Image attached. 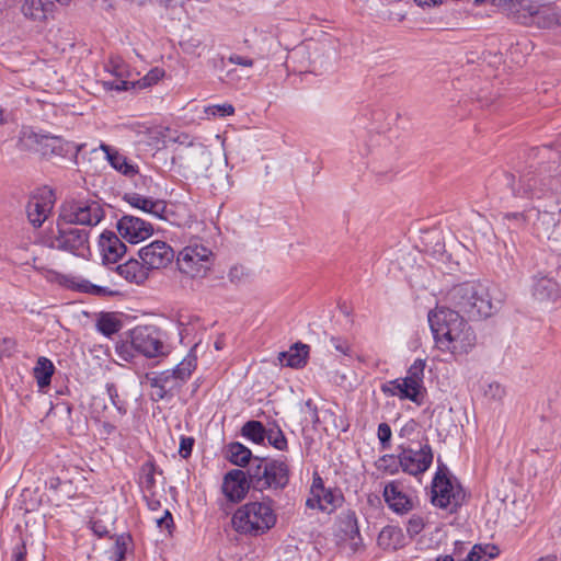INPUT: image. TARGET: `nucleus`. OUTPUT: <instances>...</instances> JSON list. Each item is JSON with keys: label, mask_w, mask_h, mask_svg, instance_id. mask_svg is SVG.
I'll use <instances>...</instances> for the list:
<instances>
[{"label": "nucleus", "mask_w": 561, "mask_h": 561, "mask_svg": "<svg viewBox=\"0 0 561 561\" xmlns=\"http://www.w3.org/2000/svg\"><path fill=\"white\" fill-rule=\"evenodd\" d=\"M265 439H267L271 446L278 450H285L287 448V439L277 425L266 428Z\"/></svg>", "instance_id": "ea45409f"}, {"label": "nucleus", "mask_w": 561, "mask_h": 561, "mask_svg": "<svg viewBox=\"0 0 561 561\" xmlns=\"http://www.w3.org/2000/svg\"><path fill=\"white\" fill-rule=\"evenodd\" d=\"M99 249L106 264L118 262L126 252V245L115 232L105 230L99 237Z\"/></svg>", "instance_id": "6ab92c4d"}, {"label": "nucleus", "mask_w": 561, "mask_h": 561, "mask_svg": "<svg viewBox=\"0 0 561 561\" xmlns=\"http://www.w3.org/2000/svg\"><path fill=\"white\" fill-rule=\"evenodd\" d=\"M499 556V549L493 545H474L465 561H488Z\"/></svg>", "instance_id": "f704fd0d"}, {"label": "nucleus", "mask_w": 561, "mask_h": 561, "mask_svg": "<svg viewBox=\"0 0 561 561\" xmlns=\"http://www.w3.org/2000/svg\"><path fill=\"white\" fill-rule=\"evenodd\" d=\"M535 20L540 27L550 28L561 24V13L554 7L543 5L535 13Z\"/></svg>", "instance_id": "2f4dec72"}, {"label": "nucleus", "mask_w": 561, "mask_h": 561, "mask_svg": "<svg viewBox=\"0 0 561 561\" xmlns=\"http://www.w3.org/2000/svg\"><path fill=\"white\" fill-rule=\"evenodd\" d=\"M106 392L112 402L121 415L126 413V403L118 396L117 388L114 383H106Z\"/></svg>", "instance_id": "a18cd8bd"}, {"label": "nucleus", "mask_w": 561, "mask_h": 561, "mask_svg": "<svg viewBox=\"0 0 561 561\" xmlns=\"http://www.w3.org/2000/svg\"><path fill=\"white\" fill-rule=\"evenodd\" d=\"M383 393L408 399L416 404L422 403V390L405 378L394 379L382 386Z\"/></svg>", "instance_id": "4be33fe9"}, {"label": "nucleus", "mask_w": 561, "mask_h": 561, "mask_svg": "<svg viewBox=\"0 0 561 561\" xmlns=\"http://www.w3.org/2000/svg\"><path fill=\"white\" fill-rule=\"evenodd\" d=\"M234 113V107L229 103L209 105L205 107V114L207 117H225L230 116Z\"/></svg>", "instance_id": "c03bdc74"}, {"label": "nucleus", "mask_w": 561, "mask_h": 561, "mask_svg": "<svg viewBox=\"0 0 561 561\" xmlns=\"http://www.w3.org/2000/svg\"><path fill=\"white\" fill-rule=\"evenodd\" d=\"M139 257L148 270L164 268L174 260V251L164 241H153L138 251Z\"/></svg>", "instance_id": "dca6fc26"}, {"label": "nucleus", "mask_w": 561, "mask_h": 561, "mask_svg": "<svg viewBox=\"0 0 561 561\" xmlns=\"http://www.w3.org/2000/svg\"><path fill=\"white\" fill-rule=\"evenodd\" d=\"M250 486L248 471L232 469L225 474L221 489L228 501L238 503L244 499Z\"/></svg>", "instance_id": "a211bd4d"}, {"label": "nucleus", "mask_w": 561, "mask_h": 561, "mask_svg": "<svg viewBox=\"0 0 561 561\" xmlns=\"http://www.w3.org/2000/svg\"><path fill=\"white\" fill-rule=\"evenodd\" d=\"M54 373L55 366L53 362L45 356L38 357L36 365L33 368V376L39 390H44L49 387Z\"/></svg>", "instance_id": "a878e982"}, {"label": "nucleus", "mask_w": 561, "mask_h": 561, "mask_svg": "<svg viewBox=\"0 0 561 561\" xmlns=\"http://www.w3.org/2000/svg\"><path fill=\"white\" fill-rule=\"evenodd\" d=\"M103 88L106 91H128V90H136L137 83H135L131 79H117L116 80H107L102 82Z\"/></svg>", "instance_id": "a19ab883"}, {"label": "nucleus", "mask_w": 561, "mask_h": 561, "mask_svg": "<svg viewBox=\"0 0 561 561\" xmlns=\"http://www.w3.org/2000/svg\"><path fill=\"white\" fill-rule=\"evenodd\" d=\"M398 535H399V531H397L392 527L383 528L378 536L379 546H381L383 548H390V546H391L390 540L392 539L393 536H398Z\"/></svg>", "instance_id": "8fccbe9b"}, {"label": "nucleus", "mask_w": 561, "mask_h": 561, "mask_svg": "<svg viewBox=\"0 0 561 561\" xmlns=\"http://www.w3.org/2000/svg\"><path fill=\"white\" fill-rule=\"evenodd\" d=\"M489 391L494 398L497 399H501L505 393L504 389L500 383H491L489 386Z\"/></svg>", "instance_id": "e2e57ef3"}, {"label": "nucleus", "mask_w": 561, "mask_h": 561, "mask_svg": "<svg viewBox=\"0 0 561 561\" xmlns=\"http://www.w3.org/2000/svg\"><path fill=\"white\" fill-rule=\"evenodd\" d=\"M449 300L458 311L469 317H489L495 309L489 288L481 283L468 282L455 286Z\"/></svg>", "instance_id": "39448f33"}, {"label": "nucleus", "mask_w": 561, "mask_h": 561, "mask_svg": "<svg viewBox=\"0 0 561 561\" xmlns=\"http://www.w3.org/2000/svg\"><path fill=\"white\" fill-rule=\"evenodd\" d=\"M44 245L49 249L70 254L75 257L89 260L92 252L90 245V230L79 228L60 218L57 219L56 229H53L43 239Z\"/></svg>", "instance_id": "20e7f679"}, {"label": "nucleus", "mask_w": 561, "mask_h": 561, "mask_svg": "<svg viewBox=\"0 0 561 561\" xmlns=\"http://www.w3.org/2000/svg\"><path fill=\"white\" fill-rule=\"evenodd\" d=\"M156 474H157V468L152 462L148 461L141 466L139 484H140L141 491L144 493V496L156 494V492H157Z\"/></svg>", "instance_id": "c85d7f7f"}, {"label": "nucleus", "mask_w": 561, "mask_h": 561, "mask_svg": "<svg viewBox=\"0 0 561 561\" xmlns=\"http://www.w3.org/2000/svg\"><path fill=\"white\" fill-rule=\"evenodd\" d=\"M388 507L396 514L404 515L414 507V496L402 482L393 480L388 482L382 492Z\"/></svg>", "instance_id": "2eb2a0df"}, {"label": "nucleus", "mask_w": 561, "mask_h": 561, "mask_svg": "<svg viewBox=\"0 0 561 561\" xmlns=\"http://www.w3.org/2000/svg\"><path fill=\"white\" fill-rule=\"evenodd\" d=\"M302 412L309 414L310 421L313 424H317L319 422L318 408H317V405L313 403V401L311 399H308L305 402Z\"/></svg>", "instance_id": "5fc2aeb1"}, {"label": "nucleus", "mask_w": 561, "mask_h": 561, "mask_svg": "<svg viewBox=\"0 0 561 561\" xmlns=\"http://www.w3.org/2000/svg\"><path fill=\"white\" fill-rule=\"evenodd\" d=\"M78 288L81 291L94 294V295H101V296H111L114 293L108 289L107 287H101L98 285H93L88 280H82L80 284H78Z\"/></svg>", "instance_id": "de8ad7c7"}, {"label": "nucleus", "mask_w": 561, "mask_h": 561, "mask_svg": "<svg viewBox=\"0 0 561 561\" xmlns=\"http://www.w3.org/2000/svg\"><path fill=\"white\" fill-rule=\"evenodd\" d=\"M146 379L153 389L152 396L156 400L164 399L168 393L181 387L172 370L151 373L146 376Z\"/></svg>", "instance_id": "aec40b11"}, {"label": "nucleus", "mask_w": 561, "mask_h": 561, "mask_svg": "<svg viewBox=\"0 0 561 561\" xmlns=\"http://www.w3.org/2000/svg\"><path fill=\"white\" fill-rule=\"evenodd\" d=\"M428 322L436 347L454 356L468 354L476 345L477 337L459 311L437 307L428 313Z\"/></svg>", "instance_id": "f03ea898"}, {"label": "nucleus", "mask_w": 561, "mask_h": 561, "mask_svg": "<svg viewBox=\"0 0 561 561\" xmlns=\"http://www.w3.org/2000/svg\"><path fill=\"white\" fill-rule=\"evenodd\" d=\"M513 193L534 201V206L522 213H506L503 220L512 231L528 225H537L541 214H552L560 204L561 175L529 176L523 175Z\"/></svg>", "instance_id": "f257e3e1"}, {"label": "nucleus", "mask_w": 561, "mask_h": 561, "mask_svg": "<svg viewBox=\"0 0 561 561\" xmlns=\"http://www.w3.org/2000/svg\"><path fill=\"white\" fill-rule=\"evenodd\" d=\"M251 486L260 492L282 490L289 482V468L283 460L266 461L255 457L248 468Z\"/></svg>", "instance_id": "0eeeda50"}, {"label": "nucleus", "mask_w": 561, "mask_h": 561, "mask_svg": "<svg viewBox=\"0 0 561 561\" xmlns=\"http://www.w3.org/2000/svg\"><path fill=\"white\" fill-rule=\"evenodd\" d=\"M58 218L72 225L96 226L104 218V210L93 198L71 199L62 204Z\"/></svg>", "instance_id": "1a4fd4ad"}, {"label": "nucleus", "mask_w": 561, "mask_h": 561, "mask_svg": "<svg viewBox=\"0 0 561 561\" xmlns=\"http://www.w3.org/2000/svg\"><path fill=\"white\" fill-rule=\"evenodd\" d=\"M164 75V71L160 68L151 69L144 78L139 80H134L137 83V89H146L156 84Z\"/></svg>", "instance_id": "79ce46f5"}, {"label": "nucleus", "mask_w": 561, "mask_h": 561, "mask_svg": "<svg viewBox=\"0 0 561 561\" xmlns=\"http://www.w3.org/2000/svg\"><path fill=\"white\" fill-rule=\"evenodd\" d=\"M465 493L461 486L446 477L439 468L432 483V503L449 512L461 505Z\"/></svg>", "instance_id": "9d476101"}, {"label": "nucleus", "mask_w": 561, "mask_h": 561, "mask_svg": "<svg viewBox=\"0 0 561 561\" xmlns=\"http://www.w3.org/2000/svg\"><path fill=\"white\" fill-rule=\"evenodd\" d=\"M195 367L196 357L188 355L184 357L183 360L179 363L174 369H172V371L174 373L180 385H182L191 377Z\"/></svg>", "instance_id": "58836bf2"}, {"label": "nucleus", "mask_w": 561, "mask_h": 561, "mask_svg": "<svg viewBox=\"0 0 561 561\" xmlns=\"http://www.w3.org/2000/svg\"><path fill=\"white\" fill-rule=\"evenodd\" d=\"M435 561H454V558L449 554H446V556H440V557L436 558Z\"/></svg>", "instance_id": "774afa93"}, {"label": "nucleus", "mask_w": 561, "mask_h": 561, "mask_svg": "<svg viewBox=\"0 0 561 561\" xmlns=\"http://www.w3.org/2000/svg\"><path fill=\"white\" fill-rule=\"evenodd\" d=\"M131 347L146 357L164 355V343L159 329L153 325H139L130 331Z\"/></svg>", "instance_id": "9b49d317"}, {"label": "nucleus", "mask_w": 561, "mask_h": 561, "mask_svg": "<svg viewBox=\"0 0 561 561\" xmlns=\"http://www.w3.org/2000/svg\"><path fill=\"white\" fill-rule=\"evenodd\" d=\"M48 5L51 3L46 0H24L20 11L25 19L42 22L46 20Z\"/></svg>", "instance_id": "393cba45"}, {"label": "nucleus", "mask_w": 561, "mask_h": 561, "mask_svg": "<svg viewBox=\"0 0 561 561\" xmlns=\"http://www.w3.org/2000/svg\"><path fill=\"white\" fill-rule=\"evenodd\" d=\"M91 529L92 531L99 536L104 537L108 535L110 530L106 525H104L100 519L93 518L91 522Z\"/></svg>", "instance_id": "6e6d98bb"}, {"label": "nucleus", "mask_w": 561, "mask_h": 561, "mask_svg": "<svg viewBox=\"0 0 561 561\" xmlns=\"http://www.w3.org/2000/svg\"><path fill=\"white\" fill-rule=\"evenodd\" d=\"M531 294L539 302H554L560 297V286L552 277L546 275L535 276Z\"/></svg>", "instance_id": "412c9836"}, {"label": "nucleus", "mask_w": 561, "mask_h": 561, "mask_svg": "<svg viewBox=\"0 0 561 561\" xmlns=\"http://www.w3.org/2000/svg\"><path fill=\"white\" fill-rule=\"evenodd\" d=\"M61 484L62 481L58 477H51L47 481L48 489L54 491H56Z\"/></svg>", "instance_id": "0e129e2a"}, {"label": "nucleus", "mask_w": 561, "mask_h": 561, "mask_svg": "<svg viewBox=\"0 0 561 561\" xmlns=\"http://www.w3.org/2000/svg\"><path fill=\"white\" fill-rule=\"evenodd\" d=\"M553 241H561V225L557 224L553 227L552 236L550 237Z\"/></svg>", "instance_id": "338daca9"}, {"label": "nucleus", "mask_w": 561, "mask_h": 561, "mask_svg": "<svg viewBox=\"0 0 561 561\" xmlns=\"http://www.w3.org/2000/svg\"><path fill=\"white\" fill-rule=\"evenodd\" d=\"M348 546L352 552L356 553L363 549V538L359 534L356 520L351 526Z\"/></svg>", "instance_id": "49530a36"}, {"label": "nucleus", "mask_w": 561, "mask_h": 561, "mask_svg": "<svg viewBox=\"0 0 561 561\" xmlns=\"http://www.w3.org/2000/svg\"><path fill=\"white\" fill-rule=\"evenodd\" d=\"M96 329L103 335L110 337L122 329V322L114 313H101L96 320Z\"/></svg>", "instance_id": "473e14b6"}, {"label": "nucleus", "mask_w": 561, "mask_h": 561, "mask_svg": "<svg viewBox=\"0 0 561 561\" xmlns=\"http://www.w3.org/2000/svg\"><path fill=\"white\" fill-rule=\"evenodd\" d=\"M127 202L134 206L137 207L146 213H149L151 215H154L156 217H161L162 213L165 209V206L160 201H153L151 198H147L145 196H141L139 194H131L127 197Z\"/></svg>", "instance_id": "cd10ccee"}, {"label": "nucleus", "mask_w": 561, "mask_h": 561, "mask_svg": "<svg viewBox=\"0 0 561 561\" xmlns=\"http://www.w3.org/2000/svg\"><path fill=\"white\" fill-rule=\"evenodd\" d=\"M100 149L105 153V158L111 167L119 173L126 176H134L138 173V167L118 150L103 142L100 145Z\"/></svg>", "instance_id": "5701e85b"}, {"label": "nucleus", "mask_w": 561, "mask_h": 561, "mask_svg": "<svg viewBox=\"0 0 561 561\" xmlns=\"http://www.w3.org/2000/svg\"><path fill=\"white\" fill-rule=\"evenodd\" d=\"M378 438L382 447H387L391 439V428L387 423H380L378 425Z\"/></svg>", "instance_id": "3c124183"}, {"label": "nucleus", "mask_w": 561, "mask_h": 561, "mask_svg": "<svg viewBox=\"0 0 561 561\" xmlns=\"http://www.w3.org/2000/svg\"><path fill=\"white\" fill-rule=\"evenodd\" d=\"M227 458L238 467H245L252 459V453L243 444L233 442L227 446Z\"/></svg>", "instance_id": "c756f323"}, {"label": "nucleus", "mask_w": 561, "mask_h": 561, "mask_svg": "<svg viewBox=\"0 0 561 561\" xmlns=\"http://www.w3.org/2000/svg\"><path fill=\"white\" fill-rule=\"evenodd\" d=\"M228 60L231 64L243 66V67H252L253 64H254L253 59L248 58V57H243V56H240V55H236V54L231 55L228 58Z\"/></svg>", "instance_id": "052dcab7"}, {"label": "nucleus", "mask_w": 561, "mask_h": 561, "mask_svg": "<svg viewBox=\"0 0 561 561\" xmlns=\"http://www.w3.org/2000/svg\"><path fill=\"white\" fill-rule=\"evenodd\" d=\"M425 366L426 362L424 359H415L408 369L407 376L404 377L408 381L419 387L422 391L424 390L423 379Z\"/></svg>", "instance_id": "4c0bfd02"}, {"label": "nucleus", "mask_w": 561, "mask_h": 561, "mask_svg": "<svg viewBox=\"0 0 561 561\" xmlns=\"http://www.w3.org/2000/svg\"><path fill=\"white\" fill-rule=\"evenodd\" d=\"M308 348L305 344H296L289 351L279 353L278 359L280 364L285 363L291 368H300L306 365Z\"/></svg>", "instance_id": "bb28decb"}, {"label": "nucleus", "mask_w": 561, "mask_h": 561, "mask_svg": "<svg viewBox=\"0 0 561 561\" xmlns=\"http://www.w3.org/2000/svg\"><path fill=\"white\" fill-rule=\"evenodd\" d=\"M26 546L22 541L13 548L11 561H26Z\"/></svg>", "instance_id": "13d9d810"}, {"label": "nucleus", "mask_w": 561, "mask_h": 561, "mask_svg": "<svg viewBox=\"0 0 561 561\" xmlns=\"http://www.w3.org/2000/svg\"><path fill=\"white\" fill-rule=\"evenodd\" d=\"M146 502H147V505L149 507V510L151 511H157L160 508L161 506V502H160V499L158 496V492H156L154 495H148V496H144Z\"/></svg>", "instance_id": "680f3d73"}, {"label": "nucleus", "mask_w": 561, "mask_h": 561, "mask_svg": "<svg viewBox=\"0 0 561 561\" xmlns=\"http://www.w3.org/2000/svg\"><path fill=\"white\" fill-rule=\"evenodd\" d=\"M55 205V197L53 191L43 187L34 192L26 205V216L30 224L38 228L50 216Z\"/></svg>", "instance_id": "4468645a"}, {"label": "nucleus", "mask_w": 561, "mask_h": 561, "mask_svg": "<svg viewBox=\"0 0 561 561\" xmlns=\"http://www.w3.org/2000/svg\"><path fill=\"white\" fill-rule=\"evenodd\" d=\"M83 145L64 141L59 137H54L35 131L31 127H22L18 147L24 151L38 152L42 156L58 154L77 157Z\"/></svg>", "instance_id": "6e6552de"}, {"label": "nucleus", "mask_w": 561, "mask_h": 561, "mask_svg": "<svg viewBox=\"0 0 561 561\" xmlns=\"http://www.w3.org/2000/svg\"><path fill=\"white\" fill-rule=\"evenodd\" d=\"M330 341L336 352H339L343 355H350L351 345L346 340H343V339L336 337V336H332L330 339Z\"/></svg>", "instance_id": "603ef678"}, {"label": "nucleus", "mask_w": 561, "mask_h": 561, "mask_svg": "<svg viewBox=\"0 0 561 561\" xmlns=\"http://www.w3.org/2000/svg\"><path fill=\"white\" fill-rule=\"evenodd\" d=\"M105 70L117 79H131L133 70L121 57H111Z\"/></svg>", "instance_id": "c9c22d12"}, {"label": "nucleus", "mask_w": 561, "mask_h": 561, "mask_svg": "<svg viewBox=\"0 0 561 561\" xmlns=\"http://www.w3.org/2000/svg\"><path fill=\"white\" fill-rule=\"evenodd\" d=\"M116 272L119 276L125 278L129 283L137 285L144 284L148 278V268L144 262L138 260H128L124 264L116 267Z\"/></svg>", "instance_id": "b1692460"}, {"label": "nucleus", "mask_w": 561, "mask_h": 561, "mask_svg": "<svg viewBox=\"0 0 561 561\" xmlns=\"http://www.w3.org/2000/svg\"><path fill=\"white\" fill-rule=\"evenodd\" d=\"M442 1L443 0H415L416 4L420 7H435Z\"/></svg>", "instance_id": "69168bd1"}, {"label": "nucleus", "mask_w": 561, "mask_h": 561, "mask_svg": "<svg viewBox=\"0 0 561 561\" xmlns=\"http://www.w3.org/2000/svg\"><path fill=\"white\" fill-rule=\"evenodd\" d=\"M425 526L424 519L420 515H412L407 524V533L413 537L419 535Z\"/></svg>", "instance_id": "09e8293b"}, {"label": "nucleus", "mask_w": 561, "mask_h": 561, "mask_svg": "<svg viewBox=\"0 0 561 561\" xmlns=\"http://www.w3.org/2000/svg\"><path fill=\"white\" fill-rule=\"evenodd\" d=\"M138 141L152 148L164 144L165 130L162 127L141 126L137 131Z\"/></svg>", "instance_id": "7c9ffc66"}, {"label": "nucleus", "mask_w": 561, "mask_h": 561, "mask_svg": "<svg viewBox=\"0 0 561 561\" xmlns=\"http://www.w3.org/2000/svg\"><path fill=\"white\" fill-rule=\"evenodd\" d=\"M241 435L252 443L261 445L265 440L266 428L260 421H248L241 428Z\"/></svg>", "instance_id": "72a5a7b5"}, {"label": "nucleus", "mask_w": 561, "mask_h": 561, "mask_svg": "<svg viewBox=\"0 0 561 561\" xmlns=\"http://www.w3.org/2000/svg\"><path fill=\"white\" fill-rule=\"evenodd\" d=\"M175 321L181 340H183L193 333L194 327L199 321V319L196 316L190 314L187 312H180L178 313Z\"/></svg>", "instance_id": "e433bc0d"}, {"label": "nucleus", "mask_w": 561, "mask_h": 561, "mask_svg": "<svg viewBox=\"0 0 561 561\" xmlns=\"http://www.w3.org/2000/svg\"><path fill=\"white\" fill-rule=\"evenodd\" d=\"M130 543V536L129 535H119L117 536L115 540V545L113 548V554L115 557V561H124L125 554L128 550Z\"/></svg>", "instance_id": "37998d69"}, {"label": "nucleus", "mask_w": 561, "mask_h": 561, "mask_svg": "<svg viewBox=\"0 0 561 561\" xmlns=\"http://www.w3.org/2000/svg\"><path fill=\"white\" fill-rule=\"evenodd\" d=\"M156 523L160 529H170V527L173 525V517L171 513L165 510L161 517L156 518Z\"/></svg>", "instance_id": "4d7b16f0"}, {"label": "nucleus", "mask_w": 561, "mask_h": 561, "mask_svg": "<svg viewBox=\"0 0 561 561\" xmlns=\"http://www.w3.org/2000/svg\"><path fill=\"white\" fill-rule=\"evenodd\" d=\"M194 445V438L192 437H182L180 442L179 454L182 458H187L192 454Z\"/></svg>", "instance_id": "864d4df0"}, {"label": "nucleus", "mask_w": 561, "mask_h": 561, "mask_svg": "<svg viewBox=\"0 0 561 561\" xmlns=\"http://www.w3.org/2000/svg\"><path fill=\"white\" fill-rule=\"evenodd\" d=\"M117 230L124 240L133 244L145 241L153 233L150 222L130 215H125L117 221Z\"/></svg>", "instance_id": "f3484780"}, {"label": "nucleus", "mask_w": 561, "mask_h": 561, "mask_svg": "<svg viewBox=\"0 0 561 561\" xmlns=\"http://www.w3.org/2000/svg\"><path fill=\"white\" fill-rule=\"evenodd\" d=\"M277 522L273 501H251L239 506L231 517L236 533L245 537H259L268 533Z\"/></svg>", "instance_id": "7ed1b4c3"}, {"label": "nucleus", "mask_w": 561, "mask_h": 561, "mask_svg": "<svg viewBox=\"0 0 561 561\" xmlns=\"http://www.w3.org/2000/svg\"><path fill=\"white\" fill-rule=\"evenodd\" d=\"M247 275L245 268L243 266H233L230 268L228 273V277L233 283H239Z\"/></svg>", "instance_id": "bf43d9fd"}, {"label": "nucleus", "mask_w": 561, "mask_h": 561, "mask_svg": "<svg viewBox=\"0 0 561 561\" xmlns=\"http://www.w3.org/2000/svg\"><path fill=\"white\" fill-rule=\"evenodd\" d=\"M310 494L311 496L307 500L306 505L309 508H318L324 513L334 512L343 501L341 492L327 489L322 478L318 473L313 474Z\"/></svg>", "instance_id": "ddd939ff"}, {"label": "nucleus", "mask_w": 561, "mask_h": 561, "mask_svg": "<svg viewBox=\"0 0 561 561\" xmlns=\"http://www.w3.org/2000/svg\"><path fill=\"white\" fill-rule=\"evenodd\" d=\"M403 472L411 476L423 474L433 462L432 447L426 443L419 448L405 447L398 456Z\"/></svg>", "instance_id": "f8f14e48"}, {"label": "nucleus", "mask_w": 561, "mask_h": 561, "mask_svg": "<svg viewBox=\"0 0 561 561\" xmlns=\"http://www.w3.org/2000/svg\"><path fill=\"white\" fill-rule=\"evenodd\" d=\"M215 254L213 250L199 238H192L179 251L176 265L181 274L192 279L205 278L213 270Z\"/></svg>", "instance_id": "423d86ee"}]
</instances>
